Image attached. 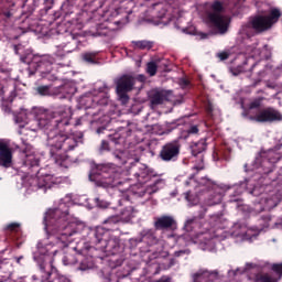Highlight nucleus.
<instances>
[{"label":"nucleus","instance_id":"1","mask_svg":"<svg viewBox=\"0 0 282 282\" xmlns=\"http://www.w3.org/2000/svg\"><path fill=\"white\" fill-rule=\"evenodd\" d=\"M72 112L66 106H59L54 110H45L37 117L36 124L39 129L45 131L47 135V144L51 147V156L57 166L67 167V151H74L78 147V142H83V132L78 139L72 133L69 121ZM56 151H63L58 153Z\"/></svg>","mask_w":282,"mask_h":282},{"label":"nucleus","instance_id":"2","mask_svg":"<svg viewBox=\"0 0 282 282\" xmlns=\"http://www.w3.org/2000/svg\"><path fill=\"white\" fill-rule=\"evenodd\" d=\"M44 224L64 246H69L73 235L80 232L85 228V224L72 218L69 206L65 203H61L57 208L46 212Z\"/></svg>","mask_w":282,"mask_h":282},{"label":"nucleus","instance_id":"3","mask_svg":"<svg viewBox=\"0 0 282 282\" xmlns=\"http://www.w3.org/2000/svg\"><path fill=\"white\" fill-rule=\"evenodd\" d=\"M121 221L122 218L115 215L104 220L102 227L90 229L88 232L90 243H94L97 247V250H100L101 252L107 254H118V252H120V242L118 239L112 238L111 232L118 230V224Z\"/></svg>","mask_w":282,"mask_h":282},{"label":"nucleus","instance_id":"4","mask_svg":"<svg viewBox=\"0 0 282 282\" xmlns=\"http://www.w3.org/2000/svg\"><path fill=\"white\" fill-rule=\"evenodd\" d=\"M22 169L28 175L32 176V173H35V177L33 178V186H36V188L44 191V193H47V189L54 188V186H58V184H63L64 182V178L62 176L52 175L48 167H37L33 171L29 170L28 167Z\"/></svg>","mask_w":282,"mask_h":282},{"label":"nucleus","instance_id":"5","mask_svg":"<svg viewBox=\"0 0 282 282\" xmlns=\"http://www.w3.org/2000/svg\"><path fill=\"white\" fill-rule=\"evenodd\" d=\"M90 182H95L96 186H101L102 188H109L113 186L116 180V174L113 170L105 164L95 165L88 175Z\"/></svg>","mask_w":282,"mask_h":282},{"label":"nucleus","instance_id":"6","mask_svg":"<svg viewBox=\"0 0 282 282\" xmlns=\"http://www.w3.org/2000/svg\"><path fill=\"white\" fill-rule=\"evenodd\" d=\"M86 107V116H90L93 120L90 122H99L100 116H105V109L109 105V97L102 95L101 97L88 96L82 99ZM99 117V118H98Z\"/></svg>","mask_w":282,"mask_h":282},{"label":"nucleus","instance_id":"7","mask_svg":"<svg viewBox=\"0 0 282 282\" xmlns=\"http://www.w3.org/2000/svg\"><path fill=\"white\" fill-rule=\"evenodd\" d=\"M282 12L279 8H272L269 11L268 15H257L251 20V28L256 32H265L270 30L272 25L279 23V19H281Z\"/></svg>","mask_w":282,"mask_h":282},{"label":"nucleus","instance_id":"8","mask_svg":"<svg viewBox=\"0 0 282 282\" xmlns=\"http://www.w3.org/2000/svg\"><path fill=\"white\" fill-rule=\"evenodd\" d=\"M116 94L121 105L129 102V91H133L135 87V77L131 74H123L115 79Z\"/></svg>","mask_w":282,"mask_h":282},{"label":"nucleus","instance_id":"9","mask_svg":"<svg viewBox=\"0 0 282 282\" xmlns=\"http://www.w3.org/2000/svg\"><path fill=\"white\" fill-rule=\"evenodd\" d=\"M212 10L213 12L208 13L209 23H212L220 34H226V32H228V25H230V18L221 14L224 4L219 1H215L212 6Z\"/></svg>","mask_w":282,"mask_h":282},{"label":"nucleus","instance_id":"10","mask_svg":"<svg viewBox=\"0 0 282 282\" xmlns=\"http://www.w3.org/2000/svg\"><path fill=\"white\" fill-rule=\"evenodd\" d=\"M128 173L135 177L139 184H147V182H151V180L158 177V174L153 170L149 169L145 164L140 163V161L130 163Z\"/></svg>","mask_w":282,"mask_h":282},{"label":"nucleus","instance_id":"11","mask_svg":"<svg viewBox=\"0 0 282 282\" xmlns=\"http://www.w3.org/2000/svg\"><path fill=\"white\" fill-rule=\"evenodd\" d=\"M182 151V144L177 140L166 142L161 147L159 152V160L161 162H177L180 160V153Z\"/></svg>","mask_w":282,"mask_h":282},{"label":"nucleus","instance_id":"12","mask_svg":"<svg viewBox=\"0 0 282 282\" xmlns=\"http://www.w3.org/2000/svg\"><path fill=\"white\" fill-rule=\"evenodd\" d=\"M249 120L252 122H259V123H269L272 124L274 122H282V113L279 111V109L274 107H267L261 109L258 113L254 116H250Z\"/></svg>","mask_w":282,"mask_h":282},{"label":"nucleus","instance_id":"13","mask_svg":"<svg viewBox=\"0 0 282 282\" xmlns=\"http://www.w3.org/2000/svg\"><path fill=\"white\" fill-rule=\"evenodd\" d=\"M212 189L209 191V198H208V206H217V204H221V200L224 199V195L226 191H230V188H234V191H239V186L237 185H226L220 184L217 185L216 183H210Z\"/></svg>","mask_w":282,"mask_h":282},{"label":"nucleus","instance_id":"14","mask_svg":"<svg viewBox=\"0 0 282 282\" xmlns=\"http://www.w3.org/2000/svg\"><path fill=\"white\" fill-rule=\"evenodd\" d=\"M280 161L281 154L274 151L267 152L265 155H262L258 173H262V175H269V173L274 171V164Z\"/></svg>","mask_w":282,"mask_h":282},{"label":"nucleus","instance_id":"15","mask_svg":"<svg viewBox=\"0 0 282 282\" xmlns=\"http://www.w3.org/2000/svg\"><path fill=\"white\" fill-rule=\"evenodd\" d=\"M22 158H24L22 169H29L31 171H36V169H39L40 161L34 154V147L24 144L22 148Z\"/></svg>","mask_w":282,"mask_h":282},{"label":"nucleus","instance_id":"16","mask_svg":"<svg viewBox=\"0 0 282 282\" xmlns=\"http://www.w3.org/2000/svg\"><path fill=\"white\" fill-rule=\"evenodd\" d=\"M13 158L14 152L10 147V143L0 139V166L2 169H11Z\"/></svg>","mask_w":282,"mask_h":282},{"label":"nucleus","instance_id":"17","mask_svg":"<svg viewBox=\"0 0 282 282\" xmlns=\"http://www.w3.org/2000/svg\"><path fill=\"white\" fill-rule=\"evenodd\" d=\"M176 224L177 223L173 216L163 215L154 218L155 230H173Z\"/></svg>","mask_w":282,"mask_h":282},{"label":"nucleus","instance_id":"18","mask_svg":"<svg viewBox=\"0 0 282 282\" xmlns=\"http://www.w3.org/2000/svg\"><path fill=\"white\" fill-rule=\"evenodd\" d=\"M54 63H56L54 56L44 55L36 62L35 69L40 74H50L53 69L52 65H54Z\"/></svg>","mask_w":282,"mask_h":282},{"label":"nucleus","instance_id":"19","mask_svg":"<svg viewBox=\"0 0 282 282\" xmlns=\"http://www.w3.org/2000/svg\"><path fill=\"white\" fill-rule=\"evenodd\" d=\"M140 235L141 241H143V243H148L149 246H158L160 242L154 229H143Z\"/></svg>","mask_w":282,"mask_h":282},{"label":"nucleus","instance_id":"20","mask_svg":"<svg viewBox=\"0 0 282 282\" xmlns=\"http://www.w3.org/2000/svg\"><path fill=\"white\" fill-rule=\"evenodd\" d=\"M96 268V262L94 261V257L91 256H82L79 259V265L77 270L80 272H89V270H94Z\"/></svg>","mask_w":282,"mask_h":282},{"label":"nucleus","instance_id":"21","mask_svg":"<svg viewBox=\"0 0 282 282\" xmlns=\"http://www.w3.org/2000/svg\"><path fill=\"white\" fill-rule=\"evenodd\" d=\"M205 215H206V208H203L200 210V213L198 214V216H194V217L187 219L185 221V230H187V232H191V230H193V228H195V226H197L199 224V220L204 219Z\"/></svg>","mask_w":282,"mask_h":282},{"label":"nucleus","instance_id":"22","mask_svg":"<svg viewBox=\"0 0 282 282\" xmlns=\"http://www.w3.org/2000/svg\"><path fill=\"white\" fill-rule=\"evenodd\" d=\"M208 145L206 143V139H200L199 141L192 143L191 145L192 155L197 156L199 155V153H204Z\"/></svg>","mask_w":282,"mask_h":282},{"label":"nucleus","instance_id":"23","mask_svg":"<svg viewBox=\"0 0 282 282\" xmlns=\"http://www.w3.org/2000/svg\"><path fill=\"white\" fill-rule=\"evenodd\" d=\"M253 282H279V278L274 273H257Z\"/></svg>","mask_w":282,"mask_h":282},{"label":"nucleus","instance_id":"24","mask_svg":"<svg viewBox=\"0 0 282 282\" xmlns=\"http://www.w3.org/2000/svg\"><path fill=\"white\" fill-rule=\"evenodd\" d=\"M162 184H164V180L158 177H154L153 183L148 185L144 193H147L148 195H153L154 193H158V191H160V186H162Z\"/></svg>","mask_w":282,"mask_h":282},{"label":"nucleus","instance_id":"25","mask_svg":"<svg viewBox=\"0 0 282 282\" xmlns=\"http://www.w3.org/2000/svg\"><path fill=\"white\" fill-rule=\"evenodd\" d=\"M83 259V254L80 253H67L64 258V264L65 265H76L78 261Z\"/></svg>","mask_w":282,"mask_h":282},{"label":"nucleus","instance_id":"26","mask_svg":"<svg viewBox=\"0 0 282 282\" xmlns=\"http://www.w3.org/2000/svg\"><path fill=\"white\" fill-rule=\"evenodd\" d=\"M83 61L89 65H96V63H98V52L84 53Z\"/></svg>","mask_w":282,"mask_h":282},{"label":"nucleus","instance_id":"27","mask_svg":"<svg viewBox=\"0 0 282 282\" xmlns=\"http://www.w3.org/2000/svg\"><path fill=\"white\" fill-rule=\"evenodd\" d=\"M164 94L156 91L154 93L151 97H150V102L151 105H153L154 107H158V105H164Z\"/></svg>","mask_w":282,"mask_h":282},{"label":"nucleus","instance_id":"28","mask_svg":"<svg viewBox=\"0 0 282 282\" xmlns=\"http://www.w3.org/2000/svg\"><path fill=\"white\" fill-rule=\"evenodd\" d=\"M112 158L118 166H124L127 163V155L122 151L113 152Z\"/></svg>","mask_w":282,"mask_h":282},{"label":"nucleus","instance_id":"29","mask_svg":"<svg viewBox=\"0 0 282 282\" xmlns=\"http://www.w3.org/2000/svg\"><path fill=\"white\" fill-rule=\"evenodd\" d=\"M135 50H151L153 47V42L142 40V41H132Z\"/></svg>","mask_w":282,"mask_h":282},{"label":"nucleus","instance_id":"30","mask_svg":"<svg viewBox=\"0 0 282 282\" xmlns=\"http://www.w3.org/2000/svg\"><path fill=\"white\" fill-rule=\"evenodd\" d=\"M197 133H199V127L192 124L186 131L182 133L181 138H183V140H186L189 135H197Z\"/></svg>","mask_w":282,"mask_h":282},{"label":"nucleus","instance_id":"31","mask_svg":"<svg viewBox=\"0 0 282 282\" xmlns=\"http://www.w3.org/2000/svg\"><path fill=\"white\" fill-rule=\"evenodd\" d=\"M108 140L115 144V147H118V144H123L124 137L120 134V132H115L113 134H110L108 137Z\"/></svg>","mask_w":282,"mask_h":282},{"label":"nucleus","instance_id":"32","mask_svg":"<svg viewBox=\"0 0 282 282\" xmlns=\"http://www.w3.org/2000/svg\"><path fill=\"white\" fill-rule=\"evenodd\" d=\"M263 100H265V97H257L252 99V101L249 104V109L261 108V105H263Z\"/></svg>","mask_w":282,"mask_h":282},{"label":"nucleus","instance_id":"33","mask_svg":"<svg viewBox=\"0 0 282 282\" xmlns=\"http://www.w3.org/2000/svg\"><path fill=\"white\" fill-rule=\"evenodd\" d=\"M147 74H149V76H155V74H158V64L155 62L147 64Z\"/></svg>","mask_w":282,"mask_h":282},{"label":"nucleus","instance_id":"34","mask_svg":"<svg viewBox=\"0 0 282 282\" xmlns=\"http://www.w3.org/2000/svg\"><path fill=\"white\" fill-rule=\"evenodd\" d=\"M259 221V226H261L262 228H268L270 226V221H272V217L270 216V214L262 215Z\"/></svg>","mask_w":282,"mask_h":282},{"label":"nucleus","instance_id":"35","mask_svg":"<svg viewBox=\"0 0 282 282\" xmlns=\"http://www.w3.org/2000/svg\"><path fill=\"white\" fill-rule=\"evenodd\" d=\"M271 270H272V272H274L273 274L279 279V281H281V278H282V262L272 264Z\"/></svg>","mask_w":282,"mask_h":282},{"label":"nucleus","instance_id":"36","mask_svg":"<svg viewBox=\"0 0 282 282\" xmlns=\"http://www.w3.org/2000/svg\"><path fill=\"white\" fill-rule=\"evenodd\" d=\"M51 86H37L35 91L39 94V96H51L52 93L50 91Z\"/></svg>","mask_w":282,"mask_h":282},{"label":"nucleus","instance_id":"37","mask_svg":"<svg viewBox=\"0 0 282 282\" xmlns=\"http://www.w3.org/2000/svg\"><path fill=\"white\" fill-rule=\"evenodd\" d=\"M229 72L232 76H239V74H243V72H246V68H243V65H238L236 67H229Z\"/></svg>","mask_w":282,"mask_h":282},{"label":"nucleus","instance_id":"38","mask_svg":"<svg viewBox=\"0 0 282 282\" xmlns=\"http://www.w3.org/2000/svg\"><path fill=\"white\" fill-rule=\"evenodd\" d=\"M119 217H120L121 221H131L132 214L129 209H123Z\"/></svg>","mask_w":282,"mask_h":282},{"label":"nucleus","instance_id":"39","mask_svg":"<svg viewBox=\"0 0 282 282\" xmlns=\"http://www.w3.org/2000/svg\"><path fill=\"white\" fill-rule=\"evenodd\" d=\"M111 151V148L109 147V141L102 140L99 147V153H107Z\"/></svg>","mask_w":282,"mask_h":282},{"label":"nucleus","instance_id":"40","mask_svg":"<svg viewBox=\"0 0 282 282\" xmlns=\"http://www.w3.org/2000/svg\"><path fill=\"white\" fill-rule=\"evenodd\" d=\"M185 199H186V202H188L189 206H195V205H197V203L199 202L197 198H195V197L191 194V192H187V193L185 194Z\"/></svg>","mask_w":282,"mask_h":282},{"label":"nucleus","instance_id":"41","mask_svg":"<svg viewBox=\"0 0 282 282\" xmlns=\"http://www.w3.org/2000/svg\"><path fill=\"white\" fill-rule=\"evenodd\" d=\"M21 228V225L19 223H11L7 225V230L9 232H19V229Z\"/></svg>","mask_w":282,"mask_h":282},{"label":"nucleus","instance_id":"42","mask_svg":"<svg viewBox=\"0 0 282 282\" xmlns=\"http://www.w3.org/2000/svg\"><path fill=\"white\" fill-rule=\"evenodd\" d=\"M95 204L98 208H109V203L100 198H95Z\"/></svg>","mask_w":282,"mask_h":282},{"label":"nucleus","instance_id":"43","mask_svg":"<svg viewBox=\"0 0 282 282\" xmlns=\"http://www.w3.org/2000/svg\"><path fill=\"white\" fill-rule=\"evenodd\" d=\"M54 6V0H44V13L47 14V12H50V10H52Z\"/></svg>","mask_w":282,"mask_h":282},{"label":"nucleus","instance_id":"44","mask_svg":"<svg viewBox=\"0 0 282 282\" xmlns=\"http://www.w3.org/2000/svg\"><path fill=\"white\" fill-rule=\"evenodd\" d=\"M217 56L220 61H228V58H230V53L220 52V53L217 54Z\"/></svg>","mask_w":282,"mask_h":282},{"label":"nucleus","instance_id":"45","mask_svg":"<svg viewBox=\"0 0 282 282\" xmlns=\"http://www.w3.org/2000/svg\"><path fill=\"white\" fill-rule=\"evenodd\" d=\"M54 59L55 61H63V58H65V52L64 51H57L54 54Z\"/></svg>","mask_w":282,"mask_h":282},{"label":"nucleus","instance_id":"46","mask_svg":"<svg viewBox=\"0 0 282 282\" xmlns=\"http://www.w3.org/2000/svg\"><path fill=\"white\" fill-rule=\"evenodd\" d=\"M180 86L183 88V89H186V87H188V85H191V82L186 78H181L180 82H178Z\"/></svg>","mask_w":282,"mask_h":282},{"label":"nucleus","instance_id":"47","mask_svg":"<svg viewBox=\"0 0 282 282\" xmlns=\"http://www.w3.org/2000/svg\"><path fill=\"white\" fill-rule=\"evenodd\" d=\"M48 268H51V272H47L48 276H52V273L54 272H58V270H56V267H54V260L50 261Z\"/></svg>","mask_w":282,"mask_h":282},{"label":"nucleus","instance_id":"48","mask_svg":"<svg viewBox=\"0 0 282 282\" xmlns=\"http://www.w3.org/2000/svg\"><path fill=\"white\" fill-rule=\"evenodd\" d=\"M182 254H191L189 250H178L174 252V257H182Z\"/></svg>","mask_w":282,"mask_h":282},{"label":"nucleus","instance_id":"49","mask_svg":"<svg viewBox=\"0 0 282 282\" xmlns=\"http://www.w3.org/2000/svg\"><path fill=\"white\" fill-rule=\"evenodd\" d=\"M20 30L22 31V34H25V32H29V30H32V26L30 24L25 25H21Z\"/></svg>","mask_w":282,"mask_h":282},{"label":"nucleus","instance_id":"50","mask_svg":"<svg viewBox=\"0 0 282 282\" xmlns=\"http://www.w3.org/2000/svg\"><path fill=\"white\" fill-rule=\"evenodd\" d=\"M14 98H17V88L15 87H13V89L11 90L9 100L12 102V100H14Z\"/></svg>","mask_w":282,"mask_h":282},{"label":"nucleus","instance_id":"51","mask_svg":"<svg viewBox=\"0 0 282 282\" xmlns=\"http://www.w3.org/2000/svg\"><path fill=\"white\" fill-rule=\"evenodd\" d=\"M58 281H59V282H70L69 279H67V278L64 276V275H58Z\"/></svg>","mask_w":282,"mask_h":282},{"label":"nucleus","instance_id":"52","mask_svg":"<svg viewBox=\"0 0 282 282\" xmlns=\"http://www.w3.org/2000/svg\"><path fill=\"white\" fill-rule=\"evenodd\" d=\"M42 282H59L58 276L54 278L53 280H51L50 278H47L46 280H42Z\"/></svg>","mask_w":282,"mask_h":282},{"label":"nucleus","instance_id":"53","mask_svg":"<svg viewBox=\"0 0 282 282\" xmlns=\"http://www.w3.org/2000/svg\"><path fill=\"white\" fill-rule=\"evenodd\" d=\"M80 124H83V117L76 119L75 121V127H80Z\"/></svg>","mask_w":282,"mask_h":282},{"label":"nucleus","instance_id":"54","mask_svg":"<svg viewBox=\"0 0 282 282\" xmlns=\"http://www.w3.org/2000/svg\"><path fill=\"white\" fill-rule=\"evenodd\" d=\"M156 282H171V278H160Z\"/></svg>","mask_w":282,"mask_h":282},{"label":"nucleus","instance_id":"55","mask_svg":"<svg viewBox=\"0 0 282 282\" xmlns=\"http://www.w3.org/2000/svg\"><path fill=\"white\" fill-rule=\"evenodd\" d=\"M2 14L6 17V19H10V17H12V12L10 11H4Z\"/></svg>","mask_w":282,"mask_h":282},{"label":"nucleus","instance_id":"56","mask_svg":"<svg viewBox=\"0 0 282 282\" xmlns=\"http://www.w3.org/2000/svg\"><path fill=\"white\" fill-rule=\"evenodd\" d=\"M259 83H261V79L256 80V82L251 85V87H257V85H259Z\"/></svg>","mask_w":282,"mask_h":282},{"label":"nucleus","instance_id":"57","mask_svg":"<svg viewBox=\"0 0 282 282\" xmlns=\"http://www.w3.org/2000/svg\"><path fill=\"white\" fill-rule=\"evenodd\" d=\"M196 171H204V166H195Z\"/></svg>","mask_w":282,"mask_h":282},{"label":"nucleus","instance_id":"58","mask_svg":"<svg viewBox=\"0 0 282 282\" xmlns=\"http://www.w3.org/2000/svg\"><path fill=\"white\" fill-rule=\"evenodd\" d=\"M139 80H141V83H143V80H145L144 75H140Z\"/></svg>","mask_w":282,"mask_h":282},{"label":"nucleus","instance_id":"59","mask_svg":"<svg viewBox=\"0 0 282 282\" xmlns=\"http://www.w3.org/2000/svg\"><path fill=\"white\" fill-rule=\"evenodd\" d=\"M40 268H41L42 272H45V264H41Z\"/></svg>","mask_w":282,"mask_h":282},{"label":"nucleus","instance_id":"60","mask_svg":"<svg viewBox=\"0 0 282 282\" xmlns=\"http://www.w3.org/2000/svg\"><path fill=\"white\" fill-rule=\"evenodd\" d=\"M207 113L210 116V113H213V108H208Z\"/></svg>","mask_w":282,"mask_h":282},{"label":"nucleus","instance_id":"61","mask_svg":"<svg viewBox=\"0 0 282 282\" xmlns=\"http://www.w3.org/2000/svg\"><path fill=\"white\" fill-rule=\"evenodd\" d=\"M63 89H69V84L64 85Z\"/></svg>","mask_w":282,"mask_h":282},{"label":"nucleus","instance_id":"62","mask_svg":"<svg viewBox=\"0 0 282 282\" xmlns=\"http://www.w3.org/2000/svg\"><path fill=\"white\" fill-rule=\"evenodd\" d=\"M21 259H23V257L17 258V263H21Z\"/></svg>","mask_w":282,"mask_h":282},{"label":"nucleus","instance_id":"63","mask_svg":"<svg viewBox=\"0 0 282 282\" xmlns=\"http://www.w3.org/2000/svg\"><path fill=\"white\" fill-rule=\"evenodd\" d=\"M237 195H241V191H239V192L237 193Z\"/></svg>","mask_w":282,"mask_h":282},{"label":"nucleus","instance_id":"64","mask_svg":"<svg viewBox=\"0 0 282 282\" xmlns=\"http://www.w3.org/2000/svg\"><path fill=\"white\" fill-rule=\"evenodd\" d=\"M68 94H74V91H72V90H68Z\"/></svg>","mask_w":282,"mask_h":282}]
</instances>
